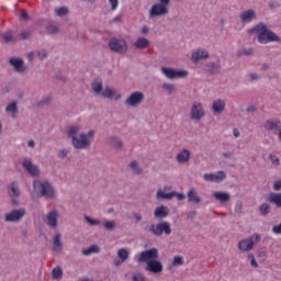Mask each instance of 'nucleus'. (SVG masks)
I'll return each mask as SVG.
<instances>
[{
  "mask_svg": "<svg viewBox=\"0 0 281 281\" xmlns=\"http://www.w3.org/2000/svg\"><path fill=\"white\" fill-rule=\"evenodd\" d=\"M159 258V250L157 248H150L139 254V257H135L137 262H146L145 271H149V273H164V263L157 260Z\"/></svg>",
  "mask_w": 281,
  "mask_h": 281,
  "instance_id": "obj_1",
  "label": "nucleus"
},
{
  "mask_svg": "<svg viewBox=\"0 0 281 281\" xmlns=\"http://www.w3.org/2000/svg\"><path fill=\"white\" fill-rule=\"evenodd\" d=\"M250 32L257 34V41L261 45H267L269 43H281L280 35L271 31L269 29V25L263 22L258 23L255 27L250 30Z\"/></svg>",
  "mask_w": 281,
  "mask_h": 281,
  "instance_id": "obj_2",
  "label": "nucleus"
},
{
  "mask_svg": "<svg viewBox=\"0 0 281 281\" xmlns=\"http://www.w3.org/2000/svg\"><path fill=\"white\" fill-rule=\"evenodd\" d=\"M33 190L36 192L37 196H44V199L48 201L56 199V189L49 181H33Z\"/></svg>",
  "mask_w": 281,
  "mask_h": 281,
  "instance_id": "obj_3",
  "label": "nucleus"
},
{
  "mask_svg": "<svg viewBox=\"0 0 281 281\" xmlns=\"http://www.w3.org/2000/svg\"><path fill=\"white\" fill-rule=\"evenodd\" d=\"M172 0H158L148 10V19H161V16H168L170 14V5Z\"/></svg>",
  "mask_w": 281,
  "mask_h": 281,
  "instance_id": "obj_4",
  "label": "nucleus"
},
{
  "mask_svg": "<svg viewBox=\"0 0 281 281\" xmlns=\"http://www.w3.org/2000/svg\"><path fill=\"white\" fill-rule=\"evenodd\" d=\"M93 137H95L94 130L89 131L87 134L80 133L77 137H74L71 145L74 148H76V150H87L91 148Z\"/></svg>",
  "mask_w": 281,
  "mask_h": 281,
  "instance_id": "obj_5",
  "label": "nucleus"
},
{
  "mask_svg": "<svg viewBox=\"0 0 281 281\" xmlns=\"http://www.w3.org/2000/svg\"><path fill=\"white\" fill-rule=\"evenodd\" d=\"M257 243H260V234L255 233L250 237L239 240L237 249L243 254H247L254 251V247H256Z\"/></svg>",
  "mask_w": 281,
  "mask_h": 281,
  "instance_id": "obj_6",
  "label": "nucleus"
},
{
  "mask_svg": "<svg viewBox=\"0 0 281 281\" xmlns=\"http://www.w3.org/2000/svg\"><path fill=\"white\" fill-rule=\"evenodd\" d=\"M149 234L153 236H170L172 234V227L170 226V222L162 221L158 224H151L148 228H146Z\"/></svg>",
  "mask_w": 281,
  "mask_h": 281,
  "instance_id": "obj_7",
  "label": "nucleus"
},
{
  "mask_svg": "<svg viewBox=\"0 0 281 281\" xmlns=\"http://www.w3.org/2000/svg\"><path fill=\"white\" fill-rule=\"evenodd\" d=\"M160 71H161L162 76L168 78V80H177L179 78H188V76H189L188 70L177 69V68H171V67H161Z\"/></svg>",
  "mask_w": 281,
  "mask_h": 281,
  "instance_id": "obj_8",
  "label": "nucleus"
},
{
  "mask_svg": "<svg viewBox=\"0 0 281 281\" xmlns=\"http://www.w3.org/2000/svg\"><path fill=\"white\" fill-rule=\"evenodd\" d=\"M144 100H146V95L144 94V92L134 91L128 94V97L124 101V104L125 106H131L132 109H136V106L144 104Z\"/></svg>",
  "mask_w": 281,
  "mask_h": 281,
  "instance_id": "obj_9",
  "label": "nucleus"
},
{
  "mask_svg": "<svg viewBox=\"0 0 281 281\" xmlns=\"http://www.w3.org/2000/svg\"><path fill=\"white\" fill-rule=\"evenodd\" d=\"M109 48L115 54H126L128 52V43L124 38L113 37L109 42Z\"/></svg>",
  "mask_w": 281,
  "mask_h": 281,
  "instance_id": "obj_10",
  "label": "nucleus"
},
{
  "mask_svg": "<svg viewBox=\"0 0 281 281\" xmlns=\"http://www.w3.org/2000/svg\"><path fill=\"white\" fill-rule=\"evenodd\" d=\"M205 117V108H203V103L195 101L191 105L190 110V119L194 122H201Z\"/></svg>",
  "mask_w": 281,
  "mask_h": 281,
  "instance_id": "obj_11",
  "label": "nucleus"
},
{
  "mask_svg": "<svg viewBox=\"0 0 281 281\" xmlns=\"http://www.w3.org/2000/svg\"><path fill=\"white\" fill-rule=\"evenodd\" d=\"M27 214L25 209L12 210L11 212L4 214V223H21Z\"/></svg>",
  "mask_w": 281,
  "mask_h": 281,
  "instance_id": "obj_12",
  "label": "nucleus"
},
{
  "mask_svg": "<svg viewBox=\"0 0 281 281\" xmlns=\"http://www.w3.org/2000/svg\"><path fill=\"white\" fill-rule=\"evenodd\" d=\"M60 214L56 210H52L48 212L44 217V223L49 227L50 229H57L58 228V218Z\"/></svg>",
  "mask_w": 281,
  "mask_h": 281,
  "instance_id": "obj_13",
  "label": "nucleus"
},
{
  "mask_svg": "<svg viewBox=\"0 0 281 281\" xmlns=\"http://www.w3.org/2000/svg\"><path fill=\"white\" fill-rule=\"evenodd\" d=\"M175 199V193H172V186H165L158 189L156 192L157 201H172Z\"/></svg>",
  "mask_w": 281,
  "mask_h": 281,
  "instance_id": "obj_14",
  "label": "nucleus"
},
{
  "mask_svg": "<svg viewBox=\"0 0 281 281\" xmlns=\"http://www.w3.org/2000/svg\"><path fill=\"white\" fill-rule=\"evenodd\" d=\"M203 179L204 181H209L211 183H221V181H225V179H227V173H225L223 170L215 173H204Z\"/></svg>",
  "mask_w": 281,
  "mask_h": 281,
  "instance_id": "obj_15",
  "label": "nucleus"
},
{
  "mask_svg": "<svg viewBox=\"0 0 281 281\" xmlns=\"http://www.w3.org/2000/svg\"><path fill=\"white\" fill-rule=\"evenodd\" d=\"M9 65H11V67H13L18 74H25L27 70V67H25V61L21 57H11L9 59Z\"/></svg>",
  "mask_w": 281,
  "mask_h": 281,
  "instance_id": "obj_16",
  "label": "nucleus"
},
{
  "mask_svg": "<svg viewBox=\"0 0 281 281\" xmlns=\"http://www.w3.org/2000/svg\"><path fill=\"white\" fill-rule=\"evenodd\" d=\"M190 159H192V151L190 149H182L176 155V161L180 166L190 164Z\"/></svg>",
  "mask_w": 281,
  "mask_h": 281,
  "instance_id": "obj_17",
  "label": "nucleus"
},
{
  "mask_svg": "<svg viewBox=\"0 0 281 281\" xmlns=\"http://www.w3.org/2000/svg\"><path fill=\"white\" fill-rule=\"evenodd\" d=\"M263 128H266L267 131H271V133H273L274 135H278L281 128L280 119H271L266 121Z\"/></svg>",
  "mask_w": 281,
  "mask_h": 281,
  "instance_id": "obj_18",
  "label": "nucleus"
},
{
  "mask_svg": "<svg viewBox=\"0 0 281 281\" xmlns=\"http://www.w3.org/2000/svg\"><path fill=\"white\" fill-rule=\"evenodd\" d=\"M257 16L258 13L254 9H247L239 14L241 23H251V21H256Z\"/></svg>",
  "mask_w": 281,
  "mask_h": 281,
  "instance_id": "obj_19",
  "label": "nucleus"
},
{
  "mask_svg": "<svg viewBox=\"0 0 281 281\" xmlns=\"http://www.w3.org/2000/svg\"><path fill=\"white\" fill-rule=\"evenodd\" d=\"M22 166L24 168V170H26V172H29V175H31L32 177H38V167L34 164H32L31 159H24L22 162Z\"/></svg>",
  "mask_w": 281,
  "mask_h": 281,
  "instance_id": "obj_20",
  "label": "nucleus"
},
{
  "mask_svg": "<svg viewBox=\"0 0 281 281\" xmlns=\"http://www.w3.org/2000/svg\"><path fill=\"white\" fill-rule=\"evenodd\" d=\"M191 58L193 63H199V60L210 58V53H207V49L205 48H198L192 53Z\"/></svg>",
  "mask_w": 281,
  "mask_h": 281,
  "instance_id": "obj_21",
  "label": "nucleus"
},
{
  "mask_svg": "<svg viewBox=\"0 0 281 281\" xmlns=\"http://www.w3.org/2000/svg\"><path fill=\"white\" fill-rule=\"evenodd\" d=\"M101 95L102 98H108V99L114 98V100H120V98H122V94H120L117 90H115V88H111V87L103 88Z\"/></svg>",
  "mask_w": 281,
  "mask_h": 281,
  "instance_id": "obj_22",
  "label": "nucleus"
},
{
  "mask_svg": "<svg viewBox=\"0 0 281 281\" xmlns=\"http://www.w3.org/2000/svg\"><path fill=\"white\" fill-rule=\"evenodd\" d=\"M204 69L211 76H216V74H221V63L218 61H210L205 64Z\"/></svg>",
  "mask_w": 281,
  "mask_h": 281,
  "instance_id": "obj_23",
  "label": "nucleus"
},
{
  "mask_svg": "<svg viewBox=\"0 0 281 281\" xmlns=\"http://www.w3.org/2000/svg\"><path fill=\"white\" fill-rule=\"evenodd\" d=\"M108 145L111 146V148H114V150H123L124 149V142H122V138L117 136H110L108 138Z\"/></svg>",
  "mask_w": 281,
  "mask_h": 281,
  "instance_id": "obj_24",
  "label": "nucleus"
},
{
  "mask_svg": "<svg viewBox=\"0 0 281 281\" xmlns=\"http://www.w3.org/2000/svg\"><path fill=\"white\" fill-rule=\"evenodd\" d=\"M155 218H168L170 216V209L166 205H160L154 211Z\"/></svg>",
  "mask_w": 281,
  "mask_h": 281,
  "instance_id": "obj_25",
  "label": "nucleus"
},
{
  "mask_svg": "<svg viewBox=\"0 0 281 281\" xmlns=\"http://www.w3.org/2000/svg\"><path fill=\"white\" fill-rule=\"evenodd\" d=\"M225 105H226L225 100H221V99L215 100L212 104L213 113H215L216 115H221V113L225 111Z\"/></svg>",
  "mask_w": 281,
  "mask_h": 281,
  "instance_id": "obj_26",
  "label": "nucleus"
},
{
  "mask_svg": "<svg viewBox=\"0 0 281 281\" xmlns=\"http://www.w3.org/2000/svg\"><path fill=\"white\" fill-rule=\"evenodd\" d=\"M63 237L60 236V234H56L53 238V251H56V254H60V251H63L64 249V245H63Z\"/></svg>",
  "mask_w": 281,
  "mask_h": 281,
  "instance_id": "obj_27",
  "label": "nucleus"
},
{
  "mask_svg": "<svg viewBox=\"0 0 281 281\" xmlns=\"http://www.w3.org/2000/svg\"><path fill=\"white\" fill-rule=\"evenodd\" d=\"M188 201L189 203H195V205H199V203H201V196H199V194L196 193V189L194 188H190L188 193Z\"/></svg>",
  "mask_w": 281,
  "mask_h": 281,
  "instance_id": "obj_28",
  "label": "nucleus"
},
{
  "mask_svg": "<svg viewBox=\"0 0 281 281\" xmlns=\"http://www.w3.org/2000/svg\"><path fill=\"white\" fill-rule=\"evenodd\" d=\"M5 113H9L13 120H16V115H19V105L16 101H12L7 105Z\"/></svg>",
  "mask_w": 281,
  "mask_h": 281,
  "instance_id": "obj_29",
  "label": "nucleus"
},
{
  "mask_svg": "<svg viewBox=\"0 0 281 281\" xmlns=\"http://www.w3.org/2000/svg\"><path fill=\"white\" fill-rule=\"evenodd\" d=\"M9 196L11 199H16L18 196H21V189H19V183L12 182L8 187Z\"/></svg>",
  "mask_w": 281,
  "mask_h": 281,
  "instance_id": "obj_30",
  "label": "nucleus"
},
{
  "mask_svg": "<svg viewBox=\"0 0 281 281\" xmlns=\"http://www.w3.org/2000/svg\"><path fill=\"white\" fill-rule=\"evenodd\" d=\"M214 199H216V201H220V203H227V201H229V199H232V194H229V192H214L213 193Z\"/></svg>",
  "mask_w": 281,
  "mask_h": 281,
  "instance_id": "obj_31",
  "label": "nucleus"
},
{
  "mask_svg": "<svg viewBox=\"0 0 281 281\" xmlns=\"http://www.w3.org/2000/svg\"><path fill=\"white\" fill-rule=\"evenodd\" d=\"M269 203H272V205H276V207L281 209V192L276 193L272 192L270 193L269 198H268Z\"/></svg>",
  "mask_w": 281,
  "mask_h": 281,
  "instance_id": "obj_32",
  "label": "nucleus"
},
{
  "mask_svg": "<svg viewBox=\"0 0 281 281\" xmlns=\"http://www.w3.org/2000/svg\"><path fill=\"white\" fill-rule=\"evenodd\" d=\"M149 45L150 41H148V38L138 37L134 44V47H136V49H146V47H148Z\"/></svg>",
  "mask_w": 281,
  "mask_h": 281,
  "instance_id": "obj_33",
  "label": "nucleus"
},
{
  "mask_svg": "<svg viewBox=\"0 0 281 281\" xmlns=\"http://www.w3.org/2000/svg\"><path fill=\"white\" fill-rule=\"evenodd\" d=\"M161 89L167 95H175L177 93V86L175 83H162Z\"/></svg>",
  "mask_w": 281,
  "mask_h": 281,
  "instance_id": "obj_34",
  "label": "nucleus"
},
{
  "mask_svg": "<svg viewBox=\"0 0 281 281\" xmlns=\"http://www.w3.org/2000/svg\"><path fill=\"white\" fill-rule=\"evenodd\" d=\"M128 168L130 170H132V172L134 175H142V172L144 171L142 169V166H139V162H137L136 160H132L130 164H128Z\"/></svg>",
  "mask_w": 281,
  "mask_h": 281,
  "instance_id": "obj_35",
  "label": "nucleus"
},
{
  "mask_svg": "<svg viewBox=\"0 0 281 281\" xmlns=\"http://www.w3.org/2000/svg\"><path fill=\"white\" fill-rule=\"evenodd\" d=\"M91 87H92V91H94V93L97 95H102V91L104 89V87L102 86V81L100 80H94L92 83H91Z\"/></svg>",
  "mask_w": 281,
  "mask_h": 281,
  "instance_id": "obj_36",
  "label": "nucleus"
},
{
  "mask_svg": "<svg viewBox=\"0 0 281 281\" xmlns=\"http://www.w3.org/2000/svg\"><path fill=\"white\" fill-rule=\"evenodd\" d=\"M5 43H16V37L12 31H7L1 35Z\"/></svg>",
  "mask_w": 281,
  "mask_h": 281,
  "instance_id": "obj_37",
  "label": "nucleus"
},
{
  "mask_svg": "<svg viewBox=\"0 0 281 281\" xmlns=\"http://www.w3.org/2000/svg\"><path fill=\"white\" fill-rule=\"evenodd\" d=\"M93 254H100V247L98 245H92L88 249L82 250L83 256H91Z\"/></svg>",
  "mask_w": 281,
  "mask_h": 281,
  "instance_id": "obj_38",
  "label": "nucleus"
},
{
  "mask_svg": "<svg viewBox=\"0 0 281 281\" xmlns=\"http://www.w3.org/2000/svg\"><path fill=\"white\" fill-rule=\"evenodd\" d=\"M80 133V127L72 125L68 128V137H70L71 142L74 140V137H78Z\"/></svg>",
  "mask_w": 281,
  "mask_h": 281,
  "instance_id": "obj_39",
  "label": "nucleus"
},
{
  "mask_svg": "<svg viewBox=\"0 0 281 281\" xmlns=\"http://www.w3.org/2000/svg\"><path fill=\"white\" fill-rule=\"evenodd\" d=\"M55 14L57 16H67L69 14V8L67 7H59L55 9Z\"/></svg>",
  "mask_w": 281,
  "mask_h": 281,
  "instance_id": "obj_40",
  "label": "nucleus"
},
{
  "mask_svg": "<svg viewBox=\"0 0 281 281\" xmlns=\"http://www.w3.org/2000/svg\"><path fill=\"white\" fill-rule=\"evenodd\" d=\"M52 277L54 280H60V278H63V268L55 267L52 271Z\"/></svg>",
  "mask_w": 281,
  "mask_h": 281,
  "instance_id": "obj_41",
  "label": "nucleus"
},
{
  "mask_svg": "<svg viewBox=\"0 0 281 281\" xmlns=\"http://www.w3.org/2000/svg\"><path fill=\"white\" fill-rule=\"evenodd\" d=\"M271 210V206L267 203H263L259 206V212L261 216H267Z\"/></svg>",
  "mask_w": 281,
  "mask_h": 281,
  "instance_id": "obj_42",
  "label": "nucleus"
},
{
  "mask_svg": "<svg viewBox=\"0 0 281 281\" xmlns=\"http://www.w3.org/2000/svg\"><path fill=\"white\" fill-rule=\"evenodd\" d=\"M117 256L121 260L126 262L128 259V250H126V248H121L117 250Z\"/></svg>",
  "mask_w": 281,
  "mask_h": 281,
  "instance_id": "obj_43",
  "label": "nucleus"
},
{
  "mask_svg": "<svg viewBox=\"0 0 281 281\" xmlns=\"http://www.w3.org/2000/svg\"><path fill=\"white\" fill-rule=\"evenodd\" d=\"M254 48H241L237 52V56H252Z\"/></svg>",
  "mask_w": 281,
  "mask_h": 281,
  "instance_id": "obj_44",
  "label": "nucleus"
},
{
  "mask_svg": "<svg viewBox=\"0 0 281 281\" xmlns=\"http://www.w3.org/2000/svg\"><path fill=\"white\" fill-rule=\"evenodd\" d=\"M117 227V224L115 223V221H106L104 223V229H106L108 232H113V229H115Z\"/></svg>",
  "mask_w": 281,
  "mask_h": 281,
  "instance_id": "obj_45",
  "label": "nucleus"
},
{
  "mask_svg": "<svg viewBox=\"0 0 281 281\" xmlns=\"http://www.w3.org/2000/svg\"><path fill=\"white\" fill-rule=\"evenodd\" d=\"M52 100H53V97L48 94L37 102V106H45V104H50Z\"/></svg>",
  "mask_w": 281,
  "mask_h": 281,
  "instance_id": "obj_46",
  "label": "nucleus"
},
{
  "mask_svg": "<svg viewBox=\"0 0 281 281\" xmlns=\"http://www.w3.org/2000/svg\"><path fill=\"white\" fill-rule=\"evenodd\" d=\"M247 260L250 261V267H252L254 269H258V261H256V257L254 256V254H248Z\"/></svg>",
  "mask_w": 281,
  "mask_h": 281,
  "instance_id": "obj_47",
  "label": "nucleus"
},
{
  "mask_svg": "<svg viewBox=\"0 0 281 281\" xmlns=\"http://www.w3.org/2000/svg\"><path fill=\"white\" fill-rule=\"evenodd\" d=\"M46 32L47 34H58L59 30H58V26L54 24H49L46 26Z\"/></svg>",
  "mask_w": 281,
  "mask_h": 281,
  "instance_id": "obj_48",
  "label": "nucleus"
},
{
  "mask_svg": "<svg viewBox=\"0 0 281 281\" xmlns=\"http://www.w3.org/2000/svg\"><path fill=\"white\" fill-rule=\"evenodd\" d=\"M183 262H184V260H183L182 256L173 257V261H172L173 267H179V266L183 265Z\"/></svg>",
  "mask_w": 281,
  "mask_h": 281,
  "instance_id": "obj_49",
  "label": "nucleus"
},
{
  "mask_svg": "<svg viewBox=\"0 0 281 281\" xmlns=\"http://www.w3.org/2000/svg\"><path fill=\"white\" fill-rule=\"evenodd\" d=\"M47 56H49V53L47 52V49L37 50V58H40V60H45Z\"/></svg>",
  "mask_w": 281,
  "mask_h": 281,
  "instance_id": "obj_50",
  "label": "nucleus"
},
{
  "mask_svg": "<svg viewBox=\"0 0 281 281\" xmlns=\"http://www.w3.org/2000/svg\"><path fill=\"white\" fill-rule=\"evenodd\" d=\"M58 157L59 159H67V157H69V149L67 148L59 149Z\"/></svg>",
  "mask_w": 281,
  "mask_h": 281,
  "instance_id": "obj_51",
  "label": "nucleus"
},
{
  "mask_svg": "<svg viewBox=\"0 0 281 281\" xmlns=\"http://www.w3.org/2000/svg\"><path fill=\"white\" fill-rule=\"evenodd\" d=\"M269 159L272 166H280V158H278L276 155H270Z\"/></svg>",
  "mask_w": 281,
  "mask_h": 281,
  "instance_id": "obj_52",
  "label": "nucleus"
},
{
  "mask_svg": "<svg viewBox=\"0 0 281 281\" xmlns=\"http://www.w3.org/2000/svg\"><path fill=\"white\" fill-rule=\"evenodd\" d=\"M85 221L86 223H89V225H100V221L98 220H93L90 216H85Z\"/></svg>",
  "mask_w": 281,
  "mask_h": 281,
  "instance_id": "obj_53",
  "label": "nucleus"
},
{
  "mask_svg": "<svg viewBox=\"0 0 281 281\" xmlns=\"http://www.w3.org/2000/svg\"><path fill=\"white\" fill-rule=\"evenodd\" d=\"M235 212L236 214H243V202L237 201L235 203Z\"/></svg>",
  "mask_w": 281,
  "mask_h": 281,
  "instance_id": "obj_54",
  "label": "nucleus"
},
{
  "mask_svg": "<svg viewBox=\"0 0 281 281\" xmlns=\"http://www.w3.org/2000/svg\"><path fill=\"white\" fill-rule=\"evenodd\" d=\"M109 3L111 5V10L115 11L120 5V0H109Z\"/></svg>",
  "mask_w": 281,
  "mask_h": 281,
  "instance_id": "obj_55",
  "label": "nucleus"
},
{
  "mask_svg": "<svg viewBox=\"0 0 281 281\" xmlns=\"http://www.w3.org/2000/svg\"><path fill=\"white\" fill-rule=\"evenodd\" d=\"M171 194H173V198L176 196V199H178V201H183L186 199L184 193H179L177 191H171Z\"/></svg>",
  "mask_w": 281,
  "mask_h": 281,
  "instance_id": "obj_56",
  "label": "nucleus"
},
{
  "mask_svg": "<svg viewBox=\"0 0 281 281\" xmlns=\"http://www.w3.org/2000/svg\"><path fill=\"white\" fill-rule=\"evenodd\" d=\"M268 5H269V8H270L271 10H276V9L280 8V2H279V1H276V0H272V1L269 2Z\"/></svg>",
  "mask_w": 281,
  "mask_h": 281,
  "instance_id": "obj_57",
  "label": "nucleus"
},
{
  "mask_svg": "<svg viewBox=\"0 0 281 281\" xmlns=\"http://www.w3.org/2000/svg\"><path fill=\"white\" fill-rule=\"evenodd\" d=\"M30 36H32V32L30 31H24L20 34V38H22V41H27Z\"/></svg>",
  "mask_w": 281,
  "mask_h": 281,
  "instance_id": "obj_58",
  "label": "nucleus"
},
{
  "mask_svg": "<svg viewBox=\"0 0 281 281\" xmlns=\"http://www.w3.org/2000/svg\"><path fill=\"white\" fill-rule=\"evenodd\" d=\"M259 262H265L267 260V252L260 251L258 254Z\"/></svg>",
  "mask_w": 281,
  "mask_h": 281,
  "instance_id": "obj_59",
  "label": "nucleus"
},
{
  "mask_svg": "<svg viewBox=\"0 0 281 281\" xmlns=\"http://www.w3.org/2000/svg\"><path fill=\"white\" fill-rule=\"evenodd\" d=\"M133 280L134 281H145L146 278H144L142 273H137V274L133 276Z\"/></svg>",
  "mask_w": 281,
  "mask_h": 281,
  "instance_id": "obj_60",
  "label": "nucleus"
},
{
  "mask_svg": "<svg viewBox=\"0 0 281 281\" xmlns=\"http://www.w3.org/2000/svg\"><path fill=\"white\" fill-rule=\"evenodd\" d=\"M273 190H276V192H280V190H281V180H277L273 183Z\"/></svg>",
  "mask_w": 281,
  "mask_h": 281,
  "instance_id": "obj_61",
  "label": "nucleus"
},
{
  "mask_svg": "<svg viewBox=\"0 0 281 281\" xmlns=\"http://www.w3.org/2000/svg\"><path fill=\"white\" fill-rule=\"evenodd\" d=\"M248 78H250L252 81L260 80V76H258L256 72L249 74Z\"/></svg>",
  "mask_w": 281,
  "mask_h": 281,
  "instance_id": "obj_62",
  "label": "nucleus"
},
{
  "mask_svg": "<svg viewBox=\"0 0 281 281\" xmlns=\"http://www.w3.org/2000/svg\"><path fill=\"white\" fill-rule=\"evenodd\" d=\"M124 260L123 259H121V258H116V259H114V266L115 267H122V265H124Z\"/></svg>",
  "mask_w": 281,
  "mask_h": 281,
  "instance_id": "obj_63",
  "label": "nucleus"
},
{
  "mask_svg": "<svg viewBox=\"0 0 281 281\" xmlns=\"http://www.w3.org/2000/svg\"><path fill=\"white\" fill-rule=\"evenodd\" d=\"M21 19L23 21H27L30 19V15L27 14V11H22L21 13Z\"/></svg>",
  "mask_w": 281,
  "mask_h": 281,
  "instance_id": "obj_64",
  "label": "nucleus"
}]
</instances>
